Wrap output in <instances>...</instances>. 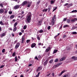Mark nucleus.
I'll use <instances>...</instances> for the list:
<instances>
[{"label":"nucleus","mask_w":77,"mask_h":77,"mask_svg":"<svg viewBox=\"0 0 77 77\" xmlns=\"http://www.w3.org/2000/svg\"><path fill=\"white\" fill-rule=\"evenodd\" d=\"M23 29L25 30V29H27V25H25L23 26Z\"/></svg>","instance_id":"obj_31"},{"label":"nucleus","mask_w":77,"mask_h":77,"mask_svg":"<svg viewBox=\"0 0 77 77\" xmlns=\"http://www.w3.org/2000/svg\"><path fill=\"white\" fill-rule=\"evenodd\" d=\"M56 15H54L53 17L52 18V20L53 21H54L55 19H56Z\"/></svg>","instance_id":"obj_16"},{"label":"nucleus","mask_w":77,"mask_h":77,"mask_svg":"<svg viewBox=\"0 0 77 77\" xmlns=\"http://www.w3.org/2000/svg\"><path fill=\"white\" fill-rule=\"evenodd\" d=\"M31 5H32V2H31L29 3V4L27 6V8H30V6H31Z\"/></svg>","instance_id":"obj_18"},{"label":"nucleus","mask_w":77,"mask_h":77,"mask_svg":"<svg viewBox=\"0 0 77 77\" xmlns=\"http://www.w3.org/2000/svg\"><path fill=\"white\" fill-rule=\"evenodd\" d=\"M41 45V43H40L38 44V45Z\"/></svg>","instance_id":"obj_59"},{"label":"nucleus","mask_w":77,"mask_h":77,"mask_svg":"<svg viewBox=\"0 0 77 77\" xmlns=\"http://www.w3.org/2000/svg\"><path fill=\"white\" fill-rule=\"evenodd\" d=\"M2 53H5V49H3L2 50Z\"/></svg>","instance_id":"obj_41"},{"label":"nucleus","mask_w":77,"mask_h":77,"mask_svg":"<svg viewBox=\"0 0 77 77\" xmlns=\"http://www.w3.org/2000/svg\"><path fill=\"white\" fill-rule=\"evenodd\" d=\"M71 59H72V60H74V61L77 60V58L75 56H73L71 58Z\"/></svg>","instance_id":"obj_6"},{"label":"nucleus","mask_w":77,"mask_h":77,"mask_svg":"<svg viewBox=\"0 0 77 77\" xmlns=\"http://www.w3.org/2000/svg\"><path fill=\"white\" fill-rule=\"evenodd\" d=\"M35 59H36L37 60H38V57H37V56L35 57Z\"/></svg>","instance_id":"obj_57"},{"label":"nucleus","mask_w":77,"mask_h":77,"mask_svg":"<svg viewBox=\"0 0 77 77\" xmlns=\"http://www.w3.org/2000/svg\"><path fill=\"white\" fill-rule=\"evenodd\" d=\"M48 61L47 60L45 62H44L43 64L44 66H45V65H46L48 63Z\"/></svg>","instance_id":"obj_13"},{"label":"nucleus","mask_w":77,"mask_h":77,"mask_svg":"<svg viewBox=\"0 0 77 77\" xmlns=\"http://www.w3.org/2000/svg\"><path fill=\"white\" fill-rule=\"evenodd\" d=\"M36 43H32L31 45V48H33V47H35V46H36Z\"/></svg>","instance_id":"obj_9"},{"label":"nucleus","mask_w":77,"mask_h":77,"mask_svg":"<svg viewBox=\"0 0 77 77\" xmlns=\"http://www.w3.org/2000/svg\"><path fill=\"white\" fill-rule=\"evenodd\" d=\"M0 24H1V25H2L3 26H4L5 25V24L3 23V22L2 21H1L0 22Z\"/></svg>","instance_id":"obj_26"},{"label":"nucleus","mask_w":77,"mask_h":77,"mask_svg":"<svg viewBox=\"0 0 77 77\" xmlns=\"http://www.w3.org/2000/svg\"><path fill=\"white\" fill-rule=\"evenodd\" d=\"M47 10H48V9H44L43 10V12H47Z\"/></svg>","instance_id":"obj_35"},{"label":"nucleus","mask_w":77,"mask_h":77,"mask_svg":"<svg viewBox=\"0 0 77 77\" xmlns=\"http://www.w3.org/2000/svg\"><path fill=\"white\" fill-rule=\"evenodd\" d=\"M17 24H18V23L17 22L15 23L14 25V27H16L17 25Z\"/></svg>","instance_id":"obj_27"},{"label":"nucleus","mask_w":77,"mask_h":77,"mask_svg":"<svg viewBox=\"0 0 77 77\" xmlns=\"http://www.w3.org/2000/svg\"><path fill=\"white\" fill-rule=\"evenodd\" d=\"M57 52V50H54L53 53V54H54V53H56Z\"/></svg>","instance_id":"obj_25"},{"label":"nucleus","mask_w":77,"mask_h":77,"mask_svg":"<svg viewBox=\"0 0 77 77\" xmlns=\"http://www.w3.org/2000/svg\"><path fill=\"white\" fill-rule=\"evenodd\" d=\"M9 14H12V11H9Z\"/></svg>","instance_id":"obj_53"},{"label":"nucleus","mask_w":77,"mask_h":77,"mask_svg":"<svg viewBox=\"0 0 77 77\" xmlns=\"http://www.w3.org/2000/svg\"><path fill=\"white\" fill-rule=\"evenodd\" d=\"M62 63H59L57 64L56 65H55L54 66V68H57V67H58L59 66H60V65H62Z\"/></svg>","instance_id":"obj_2"},{"label":"nucleus","mask_w":77,"mask_h":77,"mask_svg":"<svg viewBox=\"0 0 77 77\" xmlns=\"http://www.w3.org/2000/svg\"><path fill=\"white\" fill-rule=\"evenodd\" d=\"M77 33L75 32H72V35H76Z\"/></svg>","instance_id":"obj_28"},{"label":"nucleus","mask_w":77,"mask_h":77,"mask_svg":"<svg viewBox=\"0 0 77 77\" xmlns=\"http://www.w3.org/2000/svg\"><path fill=\"white\" fill-rule=\"evenodd\" d=\"M30 69H27L26 70V72H29V71H30Z\"/></svg>","instance_id":"obj_54"},{"label":"nucleus","mask_w":77,"mask_h":77,"mask_svg":"<svg viewBox=\"0 0 77 77\" xmlns=\"http://www.w3.org/2000/svg\"><path fill=\"white\" fill-rule=\"evenodd\" d=\"M52 75H53V77L54 76V73H52Z\"/></svg>","instance_id":"obj_63"},{"label":"nucleus","mask_w":77,"mask_h":77,"mask_svg":"<svg viewBox=\"0 0 77 77\" xmlns=\"http://www.w3.org/2000/svg\"><path fill=\"white\" fill-rule=\"evenodd\" d=\"M39 74H40V72H38V74L36 75V77H39Z\"/></svg>","instance_id":"obj_38"},{"label":"nucleus","mask_w":77,"mask_h":77,"mask_svg":"<svg viewBox=\"0 0 77 77\" xmlns=\"http://www.w3.org/2000/svg\"><path fill=\"white\" fill-rule=\"evenodd\" d=\"M24 14L21 17L20 19H22V18H23V17H24Z\"/></svg>","instance_id":"obj_52"},{"label":"nucleus","mask_w":77,"mask_h":77,"mask_svg":"<svg viewBox=\"0 0 77 77\" xmlns=\"http://www.w3.org/2000/svg\"><path fill=\"white\" fill-rule=\"evenodd\" d=\"M77 26H75L73 27H72V30H74V29H77Z\"/></svg>","instance_id":"obj_29"},{"label":"nucleus","mask_w":77,"mask_h":77,"mask_svg":"<svg viewBox=\"0 0 77 77\" xmlns=\"http://www.w3.org/2000/svg\"><path fill=\"white\" fill-rule=\"evenodd\" d=\"M76 13V12H77V10H73V11H72V13Z\"/></svg>","instance_id":"obj_24"},{"label":"nucleus","mask_w":77,"mask_h":77,"mask_svg":"<svg viewBox=\"0 0 77 77\" xmlns=\"http://www.w3.org/2000/svg\"><path fill=\"white\" fill-rule=\"evenodd\" d=\"M27 2L24 1L23 2L22 4V6H24V5H27Z\"/></svg>","instance_id":"obj_10"},{"label":"nucleus","mask_w":77,"mask_h":77,"mask_svg":"<svg viewBox=\"0 0 77 77\" xmlns=\"http://www.w3.org/2000/svg\"><path fill=\"white\" fill-rule=\"evenodd\" d=\"M50 50V48L46 49L45 50V52H48V51H49Z\"/></svg>","instance_id":"obj_23"},{"label":"nucleus","mask_w":77,"mask_h":77,"mask_svg":"<svg viewBox=\"0 0 77 77\" xmlns=\"http://www.w3.org/2000/svg\"><path fill=\"white\" fill-rule=\"evenodd\" d=\"M38 57L39 58V59H41V57L40 55L38 56Z\"/></svg>","instance_id":"obj_55"},{"label":"nucleus","mask_w":77,"mask_h":77,"mask_svg":"<svg viewBox=\"0 0 77 77\" xmlns=\"http://www.w3.org/2000/svg\"><path fill=\"white\" fill-rule=\"evenodd\" d=\"M8 10L6 9L5 12V13L6 14V13H7V12H8Z\"/></svg>","instance_id":"obj_44"},{"label":"nucleus","mask_w":77,"mask_h":77,"mask_svg":"<svg viewBox=\"0 0 77 77\" xmlns=\"http://www.w3.org/2000/svg\"><path fill=\"white\" fill-rule=\"evenodd\" d=\"M58 61V59H56L54 61L55 62H57Z\"/></svg>","instance_id":"obj_40"},{"label":"nucleus","mask_w":77,"mask_h":77,"mask_svg":"<svg viewBox=\"0 0 77 77\" xmlns=\"http://www.w3.org/2000/svg\"><path fill=\"white\" fill-rule=\"evenodd\" d=\"M32 15L31 13H29L28 15L27 16V18L26 19V21H27V23H30L31 22V18H32Z\"/></svg>","instance_id":"obj_1"},{"label":"nucleus","mask_w":77,"mask_h":77,"mask_svg":"<svg viewBox=\"0 0 77 77\" xmlns=\"http://www.w3.org/2000/svg\"><path fill=\"white\" fill-rule=\"evenodd\" d=\"M0 6H1V7H2V8H3V5L2 4H0Z\"/></svg>","instance_id":"obj_48"},{"label":"nucleus","mask_w":77,"mask_h":77,"mask_svg":"<svg viewBox=\"0 0 77 77\" xmlns=\"http://www.w3.org/2000/svg\"><path fill=\"white\" fill-rule=\"evenodd\" d=\"M6 32H5L4 33H3L1 34L0 35L1 37V38H3V36H5L6 35Z\"/></svg>","instance_id":"obj_5"},{"label":"nucleus","mask_w":77,"mask_h":77,"mask_svg":"<svg viewBox=\"0 0 77 77\" xmlns=\"http://www.w3.org/2000/svg\"><path fill=\"white\" fill-rule=\"evenodd\" d=\"M5 66V65H2L0 67V68H3V67Z\"/></svg>","instance_id":"obj_43"},{"label":"nucleus","mask_w":77,"mask_h":77,"mask_svg":"<svg viewBox=\"0 0 77 77\" xmlns=\"http://www.w3.org/2000/svg\"><path fill=\"white\" fill-rule=\"evenodd\" d=\"M55 23V22H54V20L53 21V20H52V22H51V23L52 26H54V24Z\"/></svg>","instance_id":"obj_20"},{"label":"nucleus","mask_w":77,"mask_h":77,"mask_svg":"<svg viewBox=\"0 0 77 77\" xmlns=\"http://www.w3.org/2000/svg\"><path fill=\"white\" fill-rule=\"evenodd\" d=\"M14 27V29L13 30V32H15V31H16V30H17V28L16 26Z\"/></svg>","instance_id":"obj_21"},{"label":"nucleus","mask_w":77,"mask_h":77,"mask_svg":"<svg viewBox=\"0 0 77 77\" xmlns=\"http://www.w3.org/2000/svg\"><path fill=\"white\" fill-rule=\"evenodd\" d=\"M14 8V9L15 10H16V9H19V8H20V5H15Z\"/></svg>","instance_id":"obj_4"},{"label":"nucleus","mask_w":77,"mask_h":77,"mask_svg":"<svg viewBox=\"0 0 77 77\" xmlns=\"http://www.w3.org/2000/svg\"><path fill=\"white\" fill-rule=\"evenodd\" d=\"M72 5H73L72 4V3L70 4L69 5H68V8H69V7H70L71 6H72Z\"/></svg>","instance_id":"obj_34"},{"label":"nucleus","mask_w":77,"mask_h":77,"mask_svg":"<svg viewBox=\"0 0 77 77\" xmlns=\"http://www.w3.org/2000/svg\"><path fill=\"white\" fill-rule=\"evenodd\" d=\"M77 20V18H75L74 19H72L71 20V22H75V21Z\"/></svg>","instance_id":"obj_8"},{"label":"nucleus","mask_w":77,"mask_h":77,"mask_svg":"<svg viewBox=\"0 0 77 77\" xmlns=\"http://www.w3.org/2000/svg\"><path fill=\"white\" fill-rule=\"evenodd\" d=\"M24 11H23L21 12L22 14H24Z\"/></svg>","instance_id":"obj_64"},{"label":"nucleus","mask_w":77,"mask_h":77,"mask_svg":"<svg viewBox=\"0 0 77 77\" xmlns=\"http://www.w3.org/2000/svg\"><path fill=\"white\" fill-rule=\"evenodd\" d=\"M3 12H4V10L3 9H0V13L2 14Z\"/></svg>","instance_id":"obj_14"},{"label":"nucleus","mask_w":77,"mask_h":77,"mask_svg":"<svg viewBox=\"0 0 77 77\" xmlns=\"http://www.w3.org/2000/svg\"><path fill=\"white\" fill-rule=\"evenodd\" d=\"M68 27V25H66L64 26L63 27V28H66V27Z\"/></svg>","instance_id":"obj_33"},{"label":"nucleus","mask_w":77,"mask_h":77,"mask_svg":"<svg viewBox=\"0 0 77 77\" xmlns=\"http://www.w3.org/2000/svg\"><path fill=\"white\" fill-rule=\"evenodd\" d=\"M66 35H64L63 37V38H65V37H66Z\"/></svg>","instance_id":"obj_51"},{"label":"nucleus","mask_w":77,"mask_h":77,"mask_svg":"<svg viewBox=\"0 0 77 77\" xmlns=\"http://www.w3.org/2000/svg\"><path fill=\"white\" fill-rule=\"evenodd\" d=\"M40 1H38L37 2V4H39V3H40Z\"/></svg>","instance_id":"obj_56"},{"label":"nucleus","mask_w":77,"mask_h":77,"mask_svg":"<svg viewBox=\"0 0 77 77\" xmlns=\"http://www.w3.org/2000/svg\"><path fill=\"white\" fill-rule=\"evenodd\" d=\"M42 20H40L38 21V22L37 23V24L38 26H40V25H41V24H42Z\"/></svg>","instance_id":"obj_3"},{"label":"nucleus","mask_w":77,"mask_h":77,"mask_svg":"<svg viewBox=\"0 0 77 77\" xmlns=\"http://www.w3.org/2000/svg\"><path fill=\"white\" fill-rule=\"evenodd\" d=\"M37 38L38 39V40H40V37L39 36H37Z\"/></svg>","instance_id":"obj_49"},{"label":"nucleus","mask_w":77,"mask_h":77,"mask_svg":"<svg viewBox=\"0 0 77 77\" xmlns=\"http://www.w3.org/2000/svg\"><path fill=\"white\" fill-rule=\"evenodd\" d=\"M66 19H67L66 18H64L63 21H66Z\"/></svg>","instance_id":"obj_42"},{"label":"nucleus","mask_w":77,"mask_h":77,"mask_svg":"<svg viewBox=\"0 0 77 77\" xmlns=\"http://www.w3.org/2000/svg\"><path fill=\"white\" fill-rule=\"evenodd\" d=\"M51 28V26H49L48 27V30H50V28Z\"/></svg>","instance_id":"obj_47"},{"label":"nucleus","mask_w":77,"mask_h":77,"mask_svg":"<svg viewBox=\"0 0 77 77\" xmlns=\"http://www.w3.org/2000/svg\"><path fill=\"white\" fill-rule=\"evenodd\" d=\"M43 32V30H42V29H41L39 31V33H42Z\"/></svg>","instance_id":"obj_39"},{"label":"nucleus","mask_w":77,"mask_h":77,"mask_svg":"<svg viewBox=\"0 0 77 77\" xmlns=\"http://www.w3.org/2000/svg\"><path fill=\"white\" fill-rule=\"evenodd\" d=\"M50 8H48V12H50Z\"/></svg>","instance_id":"obj_60"},{"label":"nucleus","mask_w":77,"mask_h":77,"mask_svg":"<svg viewBox=\"0 0 77 77\" xmlns=\"http://www.w3.org/2000/svg\"><path fill=\"white\" fill-rule=\"evenodd\" d=\"M42 69V68H41L40 67H39L38 69H37V71L38 72V71H40V70H41Z\"/></svg>","instance_id":"obj_15"},{"label":"nucleus","mask_w":77,"mask_h":77,"mask_svg":"<svg viewBox=\"0 0 77 77\" xmlns=\"http://www.w3.org/2000/svg\"><path fill=\"white\" fill-rule=\"evenodd\" d=\"M66 22L68 23H70V19H67L66 20Z\"/></svg>","instance_id":"obj_30"},{"label":"nucleus","mask_w":77,"mask_h":77,"mask_svg":"<svg viewBox=\"0 0 77 77\" xmlns=\"http://www.w3.org/2000/svg\"><path fill=\"white\" fill-rule=\"evenodd\" d=\"M65 72V70H63L58 75L59 76H61V75H62V74H63V73H64V72Z\"/></svg>","instance_id":"obj_11"},{"label":"nucleus","mask_w":77,"mask_h":77,"mask_svg":"<svg viewBox=\"0 0 77 77\" xmlns=\"http://www.w3.org/2000/svg\"><path fill=\"white\" fill-rule=\"evenodd\" d=\"M50 74H51V73H50L48 74L47 75V76H49V75H50Z\"/></svg>","instance_id":"obj_62"},{"label":"nucleus","mask_w":77,"mask_h":77,"mask_svg":"<svg viewBox=\"0 0 77 77\" xmlns=\"http://www.w3.org/2000/svg\"><path fill=\"white\" fill-rule=\"evenodd\" d=\"M65 59H66V57H63V58H62L60 59V62H61V61H62V60H65Z\"/></svg>","instance_id":"obj_17"},{"label":"nucleus","mask_w":77,"mask_h":77,"mask_svg":"<svg viewBox=\"0 0 77 77\" xmlns=\"http://www.w3.org/2000/svg\"><path fill=\"white\" fill-rule=\"evenodd\" d=\"M18 60V59L17 58V57H15V62H17Z\"/></svg>","instance_id":"obj_32"},{"label":"nucleus","mask_w":77,"mask_h":77,"mask_svg":"<svg viewBox=\"0 0 77 77\" xmlns=\"http://www.w3.org/2000/svg\"><path fill=\"white\" fill-rule=\"evenodd\" d=\"M53 60L52 59L50 61L49 63H51L53 62Z\"/></svg>","instance_id":"obj_36"},{"label":"nucleus","mask_w":77,"mask_h":77,"mask_svg":"<svg viewBox=\"0 0 77 77\" xmlns=\"http://www.w3.org/2000/svg\"><path fill=\"white\" fill-rule=\"evenodd\" d=\"M15 52H14L12 56H15Z\"/></svg>","instance_id":"obj_46"},{"label":"nucleus","mask_w":77,"mask_h":77,"mask_svg":"<svg viewBox=\"0 0 77 77\" xmlns=\"http://www.w3.org/2000/svg\"><path fill=\"white\" fill-rule=\"evenodd\" d=\"M62 28V25H61L60 27V29H61Z\"/></svg>","instance_id":"obj_58"},{"label":"nucleus","mask_w":77,"mask_h":77,"mask_svg":"<svg viewBox=\"0 0 77 77\" xmlns=\"http://www.w3.org/2000/svg\"><path fill=\"white\" fill-rule=\"evenodd\" d=\"M55 1H56V0H51V4H53L54 2H55Z\"/></svg>","instance_id":"obj_19"},{"label":"nucleus","mask_w":77,"mask_h":77,"mask_svg":"<svg viewBox=\"0 0 77 77\" xmlns=\"http://www.w3.org/2000/svg\"><path fill=\"white\" fill-rule=\"evenodd\" d=\"M68 3H66V4H64V6H68Z\"/></svg>","instance_id":"obj_45"},{"label":"nucleus","mask_w":77,"mask_h":77,"mask_svg":"<svg viewBox=\"0 0 77 77\" xmlns=\"http://www.w3.org/2000/svg\"><path fill=\"white\" fill-rule=\"evenodd\" d=\"M14 17H15L14 15H12L10 16V18H11V19H12L14 18Z\"/></svg>","instance_id":"obj_22"},{"label":"nucleus","mask_w":77,"mask_h":77,"mask_svg":"<svg viewBox=\"0 0 77 77\" xmlns=\"http://www.w3.org/2000/svg\"><path fill=\"white\" fill-rule=\"evenodd\" d=\"M17 42V40H16L14 41V44H16V43Z\"/></svg>","instance_id":"obj_50"},{"label":"nucleus","mask_w":77,"mask_h":77,"mask_svg":"<svg viewBox=\"0 0 77 77\" xmlns=\"http://www.w3.org/2000/svg\"><path fill=\"white\" fill-rule=\"evenodd\" d=\"M20 46V43H17L15 46V48H18L19 46Z\"/></svg>","instance_id":"obj_7"},{"label":"nucleus","mask_w":77,"mask_h":77,"mask_svg":"<svg viewBox=\"0 0 77 77\" xmlns=\"http://www.w3.org/2000/svg\"><path fill=\"white\" fill-rule=\"evenodd\" d=\"M19 35H22V32H20V33H19Z\"/></svg>","instance_id":"obj_61"},{"label":"nucleus","mask_w":77,"mask_h":77,"mask_svg":"<svg viewBox=\"0 0 77 77\" xmlns=\"http://www.w3.org/2000/svg\"><path fill=\"white\" fill-rule=\"evenodd\" d=\"M25 39V38L24 37H22V44H23V43H24V41Z\"/></svg>","instance_id":"obj_12"},{"label":"nucleus","mask_w":77,"mask_h":77,"mask_svg":"<svg viewBox=\"0 0 77 77\" xmlns=\"http://www.w3.org/2000/svg\"><path fill=\"white\" fill-rule=\"evenodd\" d=\"M30 42V40H26V43H28L29 42Z\"/></svg>","instance_id":"obj_37"}]
</instances>
